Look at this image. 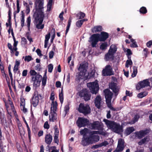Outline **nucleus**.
Returning a JSON list of instances; mask_svg holds the SVG:
<instances>
[{
	"label": "nucleus",
	"mask_w": 152,
	"mask_h": 152,
	"mask_svg": "<svg viewBox=\"0 0 152 152\" xmlns=\"http://www.w3.org/2000/svg\"><path fill=\"white\" fill-rule=\"evenodd\" d=\"M103 121L105 123L107 127L109 129H112L113 125L115 122L111 121H109L106 119H104Z\"/></svg>",
	"instance_id": "aec40b11"
},
{
	"label": "nucleus",
	"mask_w": 152,
	"mask_h": 152,
	"mask_svg": "<svg viewBox=\"0 0 152 152\" xmlns=\"http://www.w3.org/2000/svg\"><path fill=\"white\" fill-rule=\"evenodd\" d=\"M42 77L41 75H37L35 77H34L33 76L32 77V78L33 80H38V81H40L42 79Z\"/></svg>",
	"instance_id": "4c0bfd02"
},
{
	"label": "nucleus",
	"mask_w": 152,
	"mask_h": 152,
	"mask_svg": "<svg viewBox=\"0 0 152 152\" xmlns=\"http://www.w3.org/2000/svg\"><path fill=\"white\" fill-rule=\"evenodd\" d=\"M130 40L131 42L132 43V44L131 45V47L134 48L137 47L136 42L134 39H131Z\"/></svg>",
	"instance_id": "a19ab883"
},
{
	"label": "nucleus",
	"mask_w": 152,
	"mask_h": 152,
	"mask_svg": "<svg viewBox=\"0 0 152 152\" xmlns=\"http://www.w3.org/2000/svg\"><path fill=\"white\" fill-rule=\"evenodd\" d=\"M36 27L38 29H42L44 25L42 24L44 15H34Z\"/></svg>",
	"instance_id": "423d86ee"
},
{
	"label": "nucleus",
	"mask_w": 152,
	"mask_h": 152,
	"mask_svg": "<svg viewBox=\"0 0 152 152\" xmlns=\"http://www.w3.org/2000/svg\"><path fill=\"white\" fill-rule=\"evenodd\" d=\"M54 52L53 51H51L49 53V57L50 58H53L54 55Z\"/></svg>",
	"instance_id": "338daca9"
},
{
	"label": "nucleus",
	"mask_w": 152,
	"mask_h": 152,
	"mask_svg": "<svg viewBox=\"0 0 152 152\" xmlns=\"http://www.w3.org/2000/svg\"><path fill=\"white\" fill-rule=\"evenodd\" d=\"M50 33H49L48 34L46 35L45 42H48V41L50 38Z\"/></svg>",
	"instance_id": "3c124183"
},
{
	"label": "nucleus",
	"mask_w": 152,
	"mask_h": 152,
	"mask_svg": "<svg viewBox=\"0 0 152 152\" xmlns=\"http://www.w3.org/2000/svg\"><path fill=\"white\" fill-rule=\"evenodd\" d=\"M18 41L14 42V43L13 44V48L14 49V50L15 51H16L18 49L17 48V46L18 45Z\"/></svg>",
	"instance_id": "6e6d98bb"
},
{
	"label": "nucleus",
	"mask_w": 152,
	"mask_h": 152,
	"mask_svg": "<svg viewBox=\"0 0 152 152\" xmlns=\"http://www.w3.org/2000/svg\"><path fill=\"white\" fill-rule=\"evenodd\" d=\"M139 118V115H135L133 118V122H132V123L134 124L137 122L138 121Z\"/></svg>",
	"instance_id": "09e8293b"
},
{
	"label": "nucleus",
	"mask_w": 152,
	"mask_h": 152,
	"mask_svg": "<svg viewBox=\"0 0 152 152\" xmlns=\"http://www.w3.org/2000/svg\"><path fill=\"white\" fill-rule=\"evenodd\" d=\"M20 107L21 110L24 113H26L27 112V110L26 108L25 107V106H22Z\"/></svg>",
	"instance_id": "5fc2aeb1"
},
{
	"label": "nucleus",
	"mask_w": 152,
	"mask_h": 152,
	"mask_svg": "<svg viewBox=\"0 0 152 152\" xmlns=\"http://www.w3.org/2000/svg\"><path fill=\"white\" fill-rule=\"evenodd\" d=\"M7 45H8V48L11 50V53H13V52L14 51V48H12V46L11 44H10V43H8Z\"/></svg>",
	"instance_id": "052dcab7"
},
{
	"label": "nucleus",
	"mask_w": 152,
	"mask_h": 152,
	"mask_svg": "<svg viewBox=\"0 0 152 152\" xmlns=\"http://www.w3.org/2000/svg\"><path fill=\"white\" fill-rule=\"evenodd\" d=\"M53 68V66L52 64H49L48 66V71L50 72H52Z\"/></svg>",
	"instance_id": "864d4df0"
},
{
	"label": "nucleus",
	"mask_w": 152,
	"mask_h": 152,
	"mask_svg": "<svg viewBox=\"0 0 152 152\" xmlns=\"http://www.w3.org/2000/svg\"><path fill=\"white\" fill-rule=\"evenodd\" d=\"M133 71L132 74V77H134L136 76L137 73V67L133 66Z\"/></svg>",
	"instance_id": "2f4dec72"
},
{
	"label": "nucleus",
	"mask_w": 152,
	"mask_h": 152,
	"mask_svg": "<svg viewBox=\"0 0 152 152\" xmlns=\"http://www.w3.org/2000/svg\"><path fill=\"white\" fill-rule=\"evenodd\" d=\"M106 102L108 107L113 110H115V109L112 106L111 100L113 95L112 93L108 89H106L104 91Z\"/></svg>",
	"instance_id": "20e7f679"
},
{
	"label": "nucleus",
	"mask_w": 152,
	"mask_h": 152,
	"mask_svg": "<svg viewBox=\"0 0 152 152\" xmlns=\"http://www.w3.org/2000/svg\"><path fill=\"white\" fill-rule=\"evenodd\" d=\"M39 102V95L35 94L31 101V103L33 106L36 107L38 105Z\"/></svg>",
	"instance_id": "a211bd4d"
},
{
	"label": "nucleus",
	"mask_w": 152,
	"mask_h": 152,
	"mask_svg": "<svg viewBox=\"0 0 152 152\" xmlns=\"http://www.w3.org/2000/svg\"><path fill=\"white\" fill-rule=\"evenodd\" d=\"M99 133V131H93L91 132L89 136L91 144L98 142L99 140V137L97 135H95Z\"/></svg>",
	"instance_id": "6e6552de"
},
{
	"label": "nucleus",
	"mask_w": 152,
	"mask_h": 152,
	"mask_svg": "<svg viewBox=\"0 0 152 152\" xmlns=\"http://www.w3.org/2000/svg\"><path fill=\"white\" fill-rule=\"evenodd\" d=\"M149 85V83L148 80V79L139 82L136 86V89L137 90H139L145 86H148Z\"/></svg>",
	"instance_id": "ddd939ff"
},
{
	"label": "nucleus",
	"mask_w": 152,
	"mask_h": 152,
	"mask_svg": "<svg viewBox=\"0 0 152 152\" xmlns=\"http://www.w3.org/2000/svg\"><path fill=\"white\" fill-rule=\"evenodd\" d=\"M109 86L110 88L115 93V95L116 96L118 94V92L119 89V87L115 83H110Z\"/></svg>",
	"instance_id": "dca6fc26"
},
{
	"label": "nucleus",
	"mask_w": 152,
	"mask_h": 152,
	"mask_svg": "<svg viewBox=\"0 0 152 152\" xmlns=\"http://www.w3.org/2000/svg\"><path fill=\"white\" fill-rule=\"evenodd\" d=\"M59 99L61 103H62L63 102L64 100L63 95L62 91L59 94Z\"/></svg>",
	"instance_id": "37998d69"
},
{
	"label": "nucleus",
	"mask_w": 152,
	"mask_h": 152,
	"mask_svg": "<svg viewBox=\"0 0 152 152\" xmlns=\"http://www.w3.org/2000/svg\"><path fill=\"white\" fill-rule=\"evenodd\" d=\"M53 2V1H52V0H49L47 4V11H50L52 8Z\"/></svg>",
	"instance_id": "72a5a7b5"
},
{
	"label": "nucleus",
	"mask_w": 152,
	"mask_h": 152,
	"mask_svg": "<svg viewBox=\"0 0 152 152\" xmlns=\"http://www.w3.org/2000/svg\"><path fill=\"white\" fill-rule=\"evenodd\" d=\"M25 15L23 11L21 12V16L20 17V23L22 27H23L24 25V20Z\"/></svg>",
	"instance_id": "a878e982"
},
{
	"label": "nucleus",
	"mask_w": 152,
	"mask_h": 152,
	"mask_svg": "<svg viewBox=\"0 0 152 152\" xmlns=\"http://www.w3.org/2000/svg\"><path fill=\"white\" fill-rule=\"evenodd\" d=\"M32 58L30 56H26L25 57L24 60L27 62H29L31 60Z\"/></svg>",
	"instance_id": "de8ad7c7"
},
{
	"label": "nucleus",
	"mask_w": 152,
	"mask_h": 152,
	"mask_svg": "<svg viewBox=\"0 0 152 152\" xmlns=\"http://www.w3.org/2000/svg\"><path fill=\"white\" fill-rule=\"evenodd\" d=\"M128 59L126 60L125 64L126 67L127 68L129 66H131L132 64V61L130 59L131 57L128 56Z\"/></svg>",
	"instance_id": "c85d7f7f"
},
{
	"label": "nucleus",
	"mask_w": 152,
	"mask_h": 152,
	"mask_svg": "<svg viewBox=\"0 0 152 152\" xmlns=\"http://www.w3.org/2000/svg\"><path fill=\"white\" fill-rule=\"evenodd\" d=\"M88 123V120L83 118H79L77 121V124L79 127L84 126L87 125Z\"/></svg>",
	"instance_id": "f8f14e48"
},
{
	"label": "nucleus",
	"mask_w": 152,
	"mask_h": 152,
	"mask_svg": "<svg viewBox=\"0 0 152 152\" xmlns=\"http://www.w3.org/2000/svg\"><path fill=\"white\" fill-rule=\"evenodd\" d=\"M134 130V129L132 127H128L126 129L125 131V133L126 135H129L133 132Z\"/></svg>",
	"instance_id": "393cba45"
},
{
	"label": "nucleus",
	"mask_w": 152,
	"mask_h": 152,
	"mask_svg": "<svg viewBox=\"0 0 152 152\" xmlns=\"http://www.w3.org/2000/svg\"><path fill=\"white\" fill-rule=\"evenodd\" d=\"M81 144L84 146L91 144V143L89 136L88 137H86L85 136H83L82 139Z\"/></svg>",
	"instance_id": "f3484780"
},
{
	"label": "nucleus",
	"mask_w": 152,
	"mask_h": 152,
	"mask_svg": "<svg viewBox=\"0 0 152 152\" xmlns=\"http://www.w3.org/2000/svg\"><path fill=\"white\" fill-rule=\"evenodd\" d=\"M43 5L44 0H36L35 3L36 11L34 15H44Z\"/></svg>",
	"instance_id": "7ed1b4c3"
},
{
	"label": "nucleus",
	"mask_w": 152,
	"mask_h": 152,
	"mask_svg": "<svg viewBox=\"0 0 152 152\" xmlns=\"http://www.w3.org/2000/svg\"><path fill=\"white\" fill-rule=\"evenodd\" d=\"M114 132L117 133H120L123 131L122 127L119 124L115 122L111 129Z\"/></svg>",
	"instance_id": "2eb2a0df"
},
{
	"label": "nucleus",
	"mask_w": 152,
	"mask_h": 152,
	"mask_svg": "<svg viewBox=\"0 0 152 152\" xmlns=\"http://www.w3.org/2000/svg\"><path fill=\"white\" fill-rule=\"evenodd\" d=\"M54 94L52 92L50 94V99L52 102L51 104V107L49 117L50 121L53 122L57 119L56 111L57 109V103L56 101H54Z\"/></svg>",
	"instance_id": "f257e3e1"
},
{
	"label": "nucleus",
	"mask_w": 152,
	"mask_h": 152,
	"mask_svg": "<svg viewBox=\"0 0 152 152\" xmlns=\"http://www.w3.org/2000/svg\"><path fill=\"white\" fill-rule=\"evenodd\" d=\"M102 73L103 76H110L114 74L113 68L110 65H106L102 70Z\"/></svg>",
	"instance_id": "9d476101"
},
{
	"label": "nucleus",
	"mask_w": 152,
	"mask_h": 152,
	"mask_svg": "<svg viewBox=\"0 0 152 152\" xmlns=\"http://www.w3.org/2000/svg\"><path fill=\"white\" fill-rule=\"evenodd\" d=\"M30 73L31 75L35 76L36 75L37 73L35 71V70H31L30 71Z\"/></svg>",
	"instance_id": "13d9d810"
},
{
	"label": "nucleus",
	"mask_w": 152,
	"mask_h": 152,
	"mask_svg": "<svg viewBox=\"0 0 152 152\" xmlns=\"http://www.w3.org/2000/svg\"><path fill=\"white\" fill-rule=\"evenodd\" d=\"M31 22V18L30 16H29L27 19L26 22L27 23V26L28 27V30H30V27Z\"/></svg>",
	"instance_id": "e433bc0d"
},
{
	"label": "nucleus",
	"mask_w": 152,
	"mask_h": 152,
	"mask_svg": "<svg viewBox=\"0 0 152 152\" xmlns=\"http://www.w3.org/2000/svg\"><path fill=\"white\" fill-rule=\"evenodd\" d=\"M124 141L122 139L120 138L118 140V145L122 146H124Z\"/></svg>",
	"instance_id": "ea45409f"
},
{
	"label": "nucleus",
	"mask_w": 152,
	"mask_h": 152,
	"mask_svg": "<svg viewBox=\"0 0 152 152\" xmlns=\"http://www.w3.org/2000/svg\"><path fill=\"white\" fill-rule=\"evenodd\" d=\"M101 97L99 96H97L95 100V106L99 109L100 108L101 106Z\"/></svg>",
	"instance_id": "4be33fe9"
},
{
	"label": "nucleus",
	"mask_w": 152,
	"mask_h": 152,
	"mask_svg": "<svg viewBox=\"0 0 152 152\" xmlns=\"http://www.w3.org/2000/svg\"><path fill=\"white\" fill-rule=\"evenodd\" d=\"M20 107L25 106V101L23 97L20 98Z\"/></svg>",
	"instance_id": "79ce46f5"
},
{
	"label": "nucleus",
	"mask_w": 152,
	"mask_h": 152,
	"mask_svg": "<svg viewBox=\"0 0 152 152\" xmlns=\"http://www.w3.org/2000/svg\"><path fill=\"white\" fill-rule=\"evenodd\" d=\"M77 16H79L80 19H82L85 16V14L83 12H80V13L77 14Z\"/></svg>",
	"instance_id": "603ef678"
},
{
	"label": "nucleus",
	"mask_w": 152,
	"mask_h": 152,
	"mask_svg": "<svg viewBox=\"0 0 152 152\" xmlns=\"http://www.w3.org/2000/svg\"><path fill=\"white\" fill-rule=\"evenodd\" d=\"M32 81L34 82L33 86L34 87H37L39 86L40 83L41 82L40 81H38V80H33L32 78Z\"/></svg>",
	"instance_id": "f704fd0d"
},
{
	"label": "nucleus",
	"mask_w": 152,
	"mask_h": 152,
	"mask_svg": "<svg viewBox=\"0 0 152 152\" xmlns=\"http://www.w3.org/2000/svg\"><path fill=\"white\" fill-rule=\"evenodd\" d=\"M147 133L146 131H141L139 132H137L135 133L137 137L139 138H141L143 137Z\"/></svg>",
	"instance_id": "b1692460"
},
{
	"label": "nucleus",
	"mask_w": 152,
	"mask_h": 152,
	"mask_svg": "<svg viewBox=\"0 0 152 152\" xmlns=\"http://www.w3.org/2000/svg\"><path fill=\"white\" fill-rule=\"evenodd\" d=\"M47 72H45V74L43 76V77L42 80V86H43V88L45 86L46 84V82L47 81Z\"/></svg>",
	"instance_id": "c756f323"
},
{
	"label": "nucleus",
	"mask_w": 152,
	"mask_h": 152,
	"mask_svg": "<svg viewBox=\"0 0 152 152\" xmlns=\"http://www.w3.org/2000/svg\"><path fill=\"white\" fill-rule=\"evenodd\" d=\"M51 148L52 149V151L51 152H58V151L56 149V147H51Z\"/></svg>",
	"instance_id": "774afa93"
},
{
	"label": "nucleus",
	"mask_w": 152,
	"mask_h": 152,
	"mask_svg": "<svg viewBox=\"0 0 152 152\" xmlns=\"http://www.w3.org/2000/svg\"><path fill=\"white\" fill-rule=\"evenodd\" d=\"M91 127L92 129L95 130H101L102 127L99 122L95 121L91 124Z\"/></svg>",
	"instance_id": "6ab92c4d"
},
{
	"label": "nucleus",
	"mask_w": 152,
	"mask_h": 152,
	"mask_svg": "<svg viewBox=\"0 0 152 152\" xmlns=\"http://www.w3.org/2000/svg\"><path fill=\"white\" fill-rule=\"evenodd\" d=\"M44 127L45 128L47 129H48L49 128V125L47 122L46 121L45 122L44 124Z\"/></svg>",
	"instance_id": "0e129e2a"
},
{
	"label": "nucleus",
	"mask_w": 152,
	"mask_h": 152,
	"mask_svg": "<svg viewBox=\"0 0 152 152\" xmlns=\"http://www.w3.org/2000/svg\"><path fill=\"white\" fill-rule=\"evenodd\" d=\"M69 109V105H66L65 106L64 108V111H65V112L66 114L68 111Z\"/></svg>",
	"instance_id": "e2e57ef3"
},
{
	"label": "nucleus",
	"mask_w": 152,
	"mask_h": 152,
	"mask_svg": "<svg viewBox=\"0 0 152 152\" xmlns=\"http://www.w3.org/2000/svg\"><path fill=\"white\" fill-rule=\"evenodd\" d=\"M8 104H9L11 107L12 111L14 113L15 111L12 102L10 100H9Z\"/></svg>",
	"instance_id": "a18cd8bd"
},
{
	"label": "nucleus",
	"mask_w": 152,
	"mask_h": 152,
	"mask_svg": "<svg viewBox=\"0 0 152 152\" xmlns=\"http://www.w3.org/2000/svg\"><path fill=\"white\" fill-rule=\"evenodd\" d=\"M17 12L18 13L20 11L19 2V0H17Z\"/></svg>",
	"instance_id": "4d7b16f0"
},
{
	"label": "nucleus",
	"mask_w": 152,
	"mask_h": 152,
	"mask_svg": "<svg viewBox=\"0 0 152 152\" xmlns=\"http://www.w3.org/2000/svg\"><path fill=\"white\" fill-rule=\"evenodd\" d=\"M99 34H93L90 38V41L91 42L93 47H95L97 43L99 41Z\"/></svg>",
	"instance_id": "9b49d317"
},
{
	"label": "nucleus",
	"mask_w": 152,
	"mask_h": 152,
	"mask_svg": "<svg viewBox=\"0 0 152 152\" xmlns=\"http://www.w3.org/2000/svg\"><path fill=\"white\" fill-rule=\"evenodd\" d=\"M88 66V64L86 63L80 64L79 68V70L80 72L78 75L79 79H83L85 80L90 78V77H88V74L87 72Z\"/></svg>",
	"instance_id": "f03ea898"
},
{
	"label": "nucleus",
	"mask_w": 152,
	"mask_h": 152,
	"mask_svg": "<svg viewBox=\"0 0 152 152\" xmlns=\"http://www.w3.org/2000/svg\"><path fill=\"white\" fill-rule=\"evenodd\" d=\"M82 24V21L80 20L77 21L76 23V25L78 28L80 27Z\"/></svg>",
	"instance_id": "8fccbe9b"
},
{
	"label": "nucleus",
	"mask_w": 152,
	"mask_h": 152,
	"mask_svg": "<svg viewBox=\"0 0 152 152\" xmlns=\"http://www.w3.org/2000/svg\"><path fill=\"white\" fill-rule=\"evenodd\" d=\"M102 27L101 26H96L94 27L92 29L93 32H99L102 30Z\"/></svg>",
	"instance_id": "bb28decb"
},
{
	"label": "nucleus",
	"mask_w": 152,
	"mask_h": 152,
	"mask_svg": "<svg viewBox=\"0 0 152 152\" xmlns=\"http://www.w3.org/2000/svg\"><path fill=\"white\" fill-rule=\"evenodd\" d=\"M58 135H55L54 137V140L56 143H58Z\"/></svg>",
	"instance_id": "680f3d73"
},
{
	"label": "nucleus",
	"mask_w": 152,
	"mask_h": 152,
	"mask_svg": "<svg viewBox=\"0 0 152 152\" xmlns=\"http://www.w3.org/2000/svg\"><path fill=\"white\" fill-rule=\"evenodd\" d=\"M109 143L107 141H104L100 144V146L102 147L103 146H106L109 144Z\"/></svg>",
	"instance_id": "49530a36"
},
{
	"label": "nucleus",
	"mask_w": 152,
	"mask_h": 152,
	"mask_svg": "<svg viewBox=\"0 0 152 152\" xmlns=\"http://www.w3.org/2000/svg\"><path fill=\"white\" fill-rule=\"evenodd\" d=\"M117 48L114 45H111L108 53L105 55V59L106 61L113 60L114 58V54L117 51Z\"/></svg>",
	"instance_id": "39448f33"
},
{
	"label": "nucleus",
	"mask_w": 152,
	"mask_h": 152,
	"mask_svg": "<svg viewBox=\"0 0 152 152\" xmlns=\"http://www.w3.org/2000/svg\"><path fill=\"white\" fill-rule=\"evenodd\" d=\"M148 92L146 91L141 92L137 95V97L139 98H142L146 96L148 94Z\"/></svg>",
	"instance_id": "473e14b6"
},
{
	"label": "nucleus",
	"mask_w": 152,
	"mask_h": 152,
	"mask_svg": "<svg viewBox=\"0 0 152 152\" xmlns=\"http://www.w3.org/2000/svg\"><path fill=\"white\" fill-rule=\"evenodd\" d=\"M109 36V35L107 33L102 32L100 34H99V41H104L107 39Z\"/></svg>",
	"instance_id": "412c9836"
},
{
	"label": "nucleus",
	"mask_w": 152,
	"mask_h": 152,
	"mask_svg": "<svg viewBox=\"0 0 152 152\" xmlns=\"http://www.w3.org/2000/svg\"><path fill=\"white\" fill-rule=\"evenodd\" d=\"M11 65H9V66L8 67L9 73V76H10V77L11 79H12V75L11 72Z\"/></svg>",
	"instance_id": "bf43d9fd"
},
{
	"label": "nucleus",
	"mask_w": 152,
	"mask_h": 152,
	"mask_svg": "<svg viewBox=\"0 0 152 152\" xmlns=\"http://www.w3.org/2000/svg\"><path fill=\"white\" fill-rule=\"evenodd\" d=\"M149 138L148 137H145L143 139H142L139 142L138 144L139 145H141L145 143H146L149 141Z\"/></svg>",
	"instance_id": "cd10ccee"
},
{
	"label": "nucleus",
	"mask_w": 152,
	"mask_h": 152,
	"mask_svg": "<svg viewBox=\"0 0 152 152\" xmlns=\"http://www.w3.org/2000/svg\"><path fill=\"white\" fill-rule=\"evenodd\" d=\"M53 139V137L52 136L49 134H47L45 137V141L47 144L50 145Z\"/></svg>",
	"instance_id": "5701e85b"
},
{
	"label": "nucleus",
	"mask_w": 152,
	"mask_h": 152,
	"mask_svg": "<svg viewBox=\"0 0 152 152\" xmlns=\"http://www.w3.org/2000/svg\"><path fill=\"white\" fill-rule=\"evenodd\" d=\"M78 111L84 115H86L90 113V109L89 105L80 103L79 105Z\"/></svg>",
	"instance_id": "1a4fd4ad"
},
{
	"label": "nucleus",
	"mask_w": 152,
	"mask_h": 152,
	"mask_svg": "<svg viewBox=\"0 0 152 152\" xmlns=\"http://www.w3.org/2000/svg\"><path fill=\"white\" fill-rule=\"evenodd\" d=\"M87 86L92 94H97L99 89V86L97 80L95 81L94 82L88 83Z\"/></svg>",
	"instance_id": "0eeeda50"
},
{
	"label": "nucleus",
	"mask_w": 152,
	"mask_h": 152,
	"mask_svg": "<svg viewBox=\"0 0 152 152\" xmlns=\"http://www.w3.org/2000/svg\"><path fill=\"white\" fill-rule=\"evenodd\" d=\"M88 130L87 128H85L81 130L80 131V133L81 135L85 136V135L88 133Z\"/></svg>",
	"instance_id": "c9c22d12"
},
{
	"label": "nucleus",
	"mask_w": 152,
	"mask_h": 152,
	"mask_svg": "<svg viewBox=\"0 0 152 152\" xmlns=\"http://www.w3.org/2000/svg\"><path fill=\"white\" fill-rule=\"evenodd\" d=\"M140 11L141 13L145 14L147 12V10L145 7H142L140 9Z\"/></svg>",
	"instance_id": "c03bdc74"
},
{
	"label": "nucleus",
	"mask_w": 152,
	"mask_h": 152,
	"mask_svg": "<svg viewBox=\"0 0 152 152\" xmlns=\"http://www.w3.org/2000/svg\"><path fill=\"white\" fill-rule=\"evenodd\" d=\"M107 46V42H104L102 43L100 46V48L102 50L106 49Z\"/></svg>",
	"instance_id": "58836bf2"
},
{
	"label": "nucleus",
	"mask_w": 152,
	"mask_h": 152,
	"mask_svg": "<svg viewBox=\"0 0 152 152\" xmlns=\"http://www.w3.org/2000/svg\"><path fill=\"white\" fill-rule=\"evenodd\" d=\"M28 71L27 70H24L22 72V76L23 77H26L27 75Z\"/></svg>",
	"instance_id": "69168bd1"
},
{
	"label": "nucleus",
	"mask_w": 152,
	"mask_h": 152,
	"mask_svg": "<svg viewBox=\"0 0 152 152\" xmlns=\"http://www.w3.org/2000/svg\"><path fill=\"white\" fill-rule=\"evenodd\" d=\"M79 95L81 97H83L86 101H88L90 98L91 96L88 94V91L86 89H83L81 91L79 94Z\"/></svg>",
	"instance_id": "4468645a"
},
{
	"label": "nucleus",
	"mask_w": 152,
	"mask_h": 152,
	"mask_svg": "<svg viewBox=\"0 0 152 152\" xmlns=\"http://www.w3.org/2000/svg\"><path fill=\"white\" fill-rule=\"evenodd\" d=\"M124 147L125 146H122L118 145L117 148L115 151V152H121L123 151Z\"/></svg>",
	"instance_id": "7c9ffc66"
}]
</instances>
